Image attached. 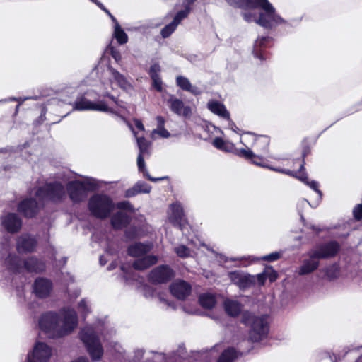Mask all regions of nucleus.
<instances>
[{
	"mask_svg": "<svg viewBox=\"0 0 362 362\" xmlns=\"http://www.w3.org/2000/svg\"><path fill=\"white\" fill-rule=\"evenodd\" d=\"M176 84L183 90L189 92L194 95L201 94L200 89L198 87L192 85L189 80L185 76H177L176 78Z\"/></svg>",
	"mask_w": 362,
	"mask_h": 362,
	"instance_id": "obj_31",
	"label": "nucleus"
},
{
	"mask_svg": "<svg viewBox=\"0 0 362 362\" xmlns=\"http://www.w3.org/2000/svg\"><path fill=\"white\" fill-rule=\"evenodd\" d=\"M125 235L127 238L132 240L136 238V230L135 228H132L125 231Z\"/></svg>",
	"mask_w": 362,
	"mask_h": 362,
	"instance_id": "obj_52",
	"label": "nucleus"
},
{
	"mask_svg": "<svg viewBox=\"0 0 362 362\" xmlns=\"http://www.w3.org/2000/svg\"><path fill=\"white\" fill-rule=\"evenodd\" d=\"M177 255L181 258H186L191 256V250L184 245H180L174 249Z\"/></svg>",
	"mask_w": 362,
	"mask_h": 362,
	"instance_id": "obj_42",
	"label": "nucleus"
},
{
	"mask_svg": "<svg viewBox=\"0 0 362 362\" xmlns=\"http://www.w3.org/2000/svg\"><path fill=\"white\" fill-rule=\"evenodd\" d=\"M354 216L356 220L362 219V204H358L353 211Z\"/></svg>",
	"mask_w": 362,
	"mask_h": 362,
	"instance_id": "obj_51",
	"label": "nucleus"
},
{
	"mask_svg": "<svg viewBox=\"0 0 362 362\" xmlns=\"http://www.w3.org/2000/svg\"><path fill=\"white\" fill-rule=\"evenodd\" d=\"M242 322L250 327V339L252 341H259L264 339L269 332V324L267 316H255L251 313H244Z\"/></svg>",
	"mask_w": 362,
	"mask_h": 362,
	"instance_id": "obj_5",
	"label": "nucleus"
},
{
	"mask_svg": "<svg viewBox=\"0 0 362 362\" xmlns=\"http://www.w3.org/2000/svg\"><path fill=\"white\" fill-rule=\"evenodd\" d=\"M82 85L83 84L81 83L78 86L80 89V93L73 104L74 110L79 111L94 110L103 112H109L119 116L124 119V117L120 115L119 110L104 100H98L97 102L90 100L87 96L93 98L94 97L92 95L95 93L96 90H86L83 91Z\"/></svg>",
	"mask_w": 362,
	"mask_h": 362,
	"instance_id": "obj_3",
	"label": "nucleus"
},
{
	"mask_svg": "<svg viewBox=\"0 0 362 362\" xmlns=\"http://www.w3.org/2000/svg\"><path fill=\"white\" fill-rule=\"evenodd\" d=\"M213 145L218 149L226 151L231 152L237 148H235L234 145L231 143L224 141L220 137H216L213 140Z\"/></svg>",
	"mask_w": 362,
	"mask_h": 362,
	"instance_id": "obj_37",
	"label": "nucleus"
},
{
	"mask_svg": "<svg viewBox=\"0 0 362 362\" xmlns=\"http://www.w3.org/2000/svg\"><path fill=\"white\" fill-rule=\"evenodd\" d=\"M153 354V362H161L164 359V355L161 353H152Z\"/></svg>",
	"mask_w": 362,
	"mask_h": 362,
	"instance_id": "obj_55",
	"label": "nucleus"
},
{
	"mask_svg": "<svg viewBox=\"0 0 362 362\" xmlns=\"http://www.w3.org/2000/svg\"><path fill=\"white\" fill-rule=\"evenodd\" d=\"M52 355V349L44 342H37L31 353L28 354L27 362H47Z\"/></svg>",
	"mask_w": 362,
	"mask_h": 362,
	"instance_id": "obj_14",
	"label": "nucleus"
},
{
	"mask_svg": "<svg viewBox=\"0 0 362 362\" xmlns=\"http://www.w3.org/2000/svg\"><path fill=\"white\" fill-rule=\"evenodd\" d=\"M190 11V6H187L184 10L177 12L174 17L173 21L169 24L166 25L161 30L160 33L162 37L164 38L169 37L175 30L176 28L181 23V21L187 17Z\"/></svg>",
	"mask_w": 362,
	"mask_h": 362,
	"instance_id": "obj_20",
	"label": "nucleus"
},
{
	"mask_svg": "<svg viewBox=\"0 0 362 362\" xmlns=\"http://www.w3.org/2000/svg\"><path fill=\"white\" fill-rule=\"evenodd\" d=\"M168 105L174 113L188 117L191 114V109L188 106H185L182 100L175 98L174 95H170L167 100Z\"/></svg>",
	"mask_w": 362,
	"mask_h": 362,
	"instance_id": "obj_23",
	"label": "nucleus"
},
{
	"mask_svg": "<svg viewBox=\"0 0 362 362\" xmlns=\"http://www.w3.org/2000/svg\"><path fill=\"white\" fill-rule=\"evenodd\" d=\"M134 122L137 129H139L141 131H144V126L141 120L135 119L134 120Z\"/></svg>",
	"mask_w": 362,
	"mask_h": 362,
	"instance_id": "obj_59",
	"label": "nucleus"
},
{
	"mask_svg": "<svg viewBox=\"0 0 362 362\" xmlns=\"http://www.w3.org/2000/svg\"><path fill=\"white\" fill-rule=\"evenodd\" d=\"M144 351L143 349H136L134 351L135 361H139L144 356Z\"/></svg>",
	"mask_w": 362,
	"mask_h": 362,
	"instance_id": "obj_56",
	"label": "nucleus"
},
{
	"mask_svg": "<svg viewBox=\"0 0 362 362\" xmlns=\"http://www.w3.org/2000/svg\"><path fill=\"white\" fill-rule=\"evenodd\" d=\"M173 276V270L167 265H161L151 272L149 280L155 284H163L170 281Z\"/></svg>",
	"mask_w": 362,
	"mask_h": 362,
	"instance_id": "obj_19",
	"label": "nucleus"
},
{
	"mask_svg": "<svg viewBox=\"0 0 362 362\" xmlns=\"http://www.w3.org/2000/svg\"><path fill=\"white\" fill-rule=\"evenodd\" d=\"M304 169L305 168H304V164L303 163L301 164V165L300 167V170L298 172H293V171H291L290 170H286V169H281V168H273V167L270 168V170H274V171H276V172H279V173H284V174H286V175H291V176H293V177H295L298 178V180H300V181L304 182L306 185H308L310 189H312L313 190L316 192L317 194V199L313 204H310L306 199H303V200H301L299 202V204H300L302 206H304L305 204H309L310 206L315 208L317 206H318L319 203L320 202V201L322 199V193L318 189L319 184H318L317 182H316L315 180H312V181H309L308 180V176H307L306 173H305L303 172Z\"/></svg>",
	"mask_w": 362,
	"mask_h": 362,
	"instance_id": "obj_9",
	"label": "nucleus"
},
{
	"mask_svg": "<svg viewBox=\"0 0 362 362\" xmlns=\"http://www.w3.org/2000/svg\"><path fill=\"white\" fill-rule=\"evenodd\" d=\"M106 74L108 76L109 81L102 82L103 88H100L98 90L100 95L103 97H107L111 99L112 103H114L116 106L115 108L118 110V108H124L122 103L119 101L115 96L110 94V89L112 90L114 88L112 86V81H115L117 86L122 89L126 91H129L133 88L131 82L123 74H120L117 70L111 66L107 68Z\"/></svg>",
	"mask_w": 362,
	"mask_h": 362,
	"instance_id": "obj_4",
	"label": "nucleus"
},
{
	"mask_svg": "<svg viewBox=\"0 0 362 362\" xmlns=\"http://www.w3.org/2000/svg\"><path fill=\"white\" fill-rule=\"evenodd\" d=\"M340 245L335 240L322 243L311 250L313 257L320 259H329L337 255L340 250Z\"/></svg>",
	"mask_w": 362,
	"mask_h": 362,
	"instance_id": "obj_13",
	"label": "nucleus"
},
{
	"mask_svg": "<svg viewBox=\"0 0 362 362\" xmlns=\"http://www.w3.org/2000/svg\"><path fill=\"white\" fill-rule=\"evenodd\" d=\"M158 257L155 255H144L136 259L133 263V267L136 270H144L149 267L156 264Z\"/></svg>",
	"mask_w": 362,
	"mask_h": 362,
	"instance_id": "obj_29",
	"label": "nucleus"
},
{
	"mask_svg": "<svg viewBox=\"0 0 362 362\" xmlns=\"http://www.w3.org/2000/svg\"><path fill=\"white\" fill-rule=\"evenodd\" d=\"M1 226L8 233H16L22 227V220L15 213H7L1 217Z\"/></svg>",
	"mask_w": 362,
	"mask_h": 362,
	"instance_id": "obj_16",
	"label": "nucleus"
},
{
	"mask_svg": "<svg viewBox=\"0 0 362 362\" xmlns=\"http://www.w3.org/2000/svg\"><path fill=\"white\" fill-rule=\"evenodd\" d=\"M139 187V185H134L132 188L126 190L125 192V197H132L136 196L138 194H140L137 188Z\"/></svg>",
	"mask_w": 362,
	"mask_h": 362,
	"instance_id": "obj_50",
	"label": "nucleus"
},
{
	"mask_svg": "<svg viewBox=\"0 0 362 362\" xmlns=\"http://www.w3.org/2000/svg\"><path fill=\"white\" fill-rule=\"evenodd\" d=\"M160 71V67L158 64L155 63L152 64L150 67L149 74L151 77L158 76H159V72Z\"/></svg>",
	"mask_w": 362,
	"mask_h": 362,
	"instance_id": "obj_49",
	"label": "nucleus"
},
{
	"mask_svg": "<svg viewBox=\"0 0 362 362\" xmlns=\"http://www.w3.org/2000/svg\"><path fill=\"white\" fill-rule=\"evenodd\" d=\"M168 219L175 226H179L181 230L185 227V218L183 208L178 202L173 203L170 206Z\"/></svg>",
	"mask_w": 362,
	"mask_h": 362,
	"instance_id": "obj_17",
	"label": "nucleus"
},
{
	"mask_svg": "<svg viewBox=\"0 0 362 362\" xmlns=\"http://www.w3.org/2000/svg\"><path fill=\"white\" fill-rule=\"evenodd\" d=\"M238 357V352L234 348L224 350L217 362H233Z\"/></svg>",
	"mask_w": 362,
	"mask_h": 362,
	"instance_id": "obj_38",
	"label": "nucleus"
},
{
	"mask_svg": "<svg viewBox=\"0 0 362 362\" xmlns=\"http://www.w3.org/2000/svg\"><path fill=\"white\" fill-rule=\"evenodd\" d=\"M229 279L241 290L255 286V277L240 270L230 272L228 274Z\"/></svg>",
	"mask_w": 362,
	"mask_h": 362,
	"instance_id": "obj_15",
	"label": "nucleus"
},
{
	"mask_svg": "<svg viewBox=\"0 0 362 362\" xmlns=\"http://www.w3.org/2000/svg\"><path fill=\"white\" fill-rule=\"evenodd\" d=\"M271 40L269 37H259L255 42L253 54L254 56L260 60L264 59L263 54L260 49Z\"/></svg>",
	"mask_w": 362,
	"mask_h": 362,
	"instance_id": "obj_36",
	"label": "nucleus"
},
{
	"mask_svg": "<svg viewBox=\"0 0 362 362\" xmlns=\"http://www.w3.org/2000/svg\"><path fill=\"white\" fill-rule=\"evenodd\" d=\"M71 362H89V361H88V358L81 356V357L77 358L75 360L71 361Z\"/></svg>",
	"mask_w": 362,
	"mask_h": 362,
	"instance_id": "obj_62",
	"label": "nucleus"
},
{
	"mask_svg": "<svg viewBox=\"0 0 362 362\" xmlns=\"http://www.w3.org/2000/svg\"><path fill=\"white\" fill-rule=\"evenodd\" d=\"M135 185H139V187L137 188V189L139 190V192L140 193L148 194L151 190V187L148 184H147L144 182H142V181L137 182L135 184Z\"/></svg>",
	"mask_w": 362,
	"mask_h": 362,
	"instance_id": "obj_45",
	"label": "nucleus"
},
{
	"mask_svg": "<svg viewBox=\"0 0 362 362\" xmlns=\"http://www.w3.org/2000/svg\"><path fill=\"white\" fill-rule=\"evenodd\" d=\"M117 207L119 209H126L130 211H132L134 210L132 205L128 201L118 202L117 204Z\"/></svg>",
	"mask_w": 362,
	"mask_h": 362,
	"instance_id": "obj_48",
	"label": "nucleus"
},
{
	"mask_svg": "<svg viewBox=\"0 0 362 362\" xmlns=\"http://www.w3.org/2000/svg\"><path fill=\"white\" fill-rule=\"evenodd\" d=\"M200 305L206 309L212 308L216 303V296L209 293L200 295L199 298Z\"/></svg>",
	"mask_w": 362,
	"mask_h": 362,
	"instance_id": "obj_35",
	"label": "nucleus"
},
{
	"mask_svg": "<svg viewBox=\"0 0 362 362\" xmlns=\"http://www.w3.org/2000/svg\"><path fill=\"white\" fill-rule=\"evenodd\" d=\"M97 332L93 326H86L79 333L80 339L85 344L93 361H99L103 354V349Z\"/></svg>",
	"mask_w": 362,
	"mask_h": 362,
	"instance_id": "obj_6",
	"label": "nucleus"
},
{
	"mask_svg": "<svg viewBox=\"0 0 362 362\" xmlns=\"http://www.w3.org/2000/svg\"><path fill=\"white\" fill-rule=\"evenodd\" d=\"M35 238L28 234L22 235L17 240V250L19 252H31L36 247Z\"/></svg>",
	"mask_w": 362,
	"mask_h": 362,
	"instance_id": "obj_25",
	"label": "nucleus"
},
{
	"mask_svg": "<svg viewBox=\"0 0 362 362\" xmlns=\"http://www.w3.org/2000/svg\"><path fill=\"white\" fill-rule=\"evenodd\" d=\"M5 264L10 270L14 272H20L23 264L24 268L30 272H41L45 269L44 262L33 257L22 262L16 255L11 254H8L5 259Z\"/></svg>",
	"mask_w": 362,
	"mask_h": 362,
	"instance_id": "obj_7",
	"label": "nucleus"
},
{
	"mask_svg": "<svg viewBox=\"0 0 362 362\" xmlns=\"http://www.w3.org/2000/svg\"><path fill=\"white\" fill-rule=\"evenodd\" d=\"M136 141L139 148V155L148 154L149 143L143 136L137 137Z\"/></svg>",
	"mask_w": 362,
	"mask_h": 362,
	"instance_id": "obj_41",
	"label": "nucleus"
},
{
	"mask_svg": "<svg viewBox=\"0 0 362 362\" xmlns=\"http://www.w3.org/2000/svg\"><path fill=\"white\" fill-rule=\"evenodd\" d=\"M95 186L92 181H71L66 185V190L70 199L78 203L83 201L87 197V192L93 190Z\"/></svg>",
	"mask_w": 362,
	"mask_h": 362,
	"instance_id": "obj_11",
	"label": "nucleus"
},
{
	"mask_svg": "<svg viewBox=\"0 0 362 362\" xmlns=\"http://www.w3.org/2000/svg\"><path fill=\"white\" fill-rule=\"evenodd\" d=\"M324 272L325 278L329 281H332L339 276V269L338 265L332 264L326 267Z\"/></svg>",
	"mask_w": 362,
	"mask_h": 362,
	"instance_id": "obj_40",
	"label": "nucleus"
},
{
	"mask_svg": "<svg viewBox=\"0 0 362 362\" xmlns=\"http://www.w3.org/2000/svg\"><path fill=\"white\" fill-rule=\"evenodd\" d=\"M3 251L7 252L8 251V245H1L0 247V255L2 253Z\"/></svg>",
	"mask_w": 362,
	"mask_h": 362,
	"instance_id": "obj_64",
	"label": "nucleus"
},
{
	"mask_svg": "<svg viewBox=\"0 0 362 362\" xmlns=\"http://www.w3.org/2000/svg\"><path fill=\"white\" fill-rule=\"evenodd\" d=\"M266 269L267 272V279H269L271 282L274 281L277 279L276 272L270 268Z\"/></svg>",
	"mask_w": 362,
	"mask_h": 362,
	"instance_id": "obj_53",
	"label": "nucleus"
},
{
	"mask_svg": "<svg viewBox=\"0 0 362 362\" xmlns=\"http://www.w3.org/2000/svg\"><path fill=\"white\" fill-rule=\"evenodd\" d=\"M228 121V127L233 130V132H238V131L239 130V129L237 127V126L235 125V124L230 120V119L229 118V119H227Z\"/></svg>",
	"mask_w": 362,
	"mask_h": 362,
	"instance_id": "obj_60",
	"label": "nucleus"
},
{
	"mask_svg": "<svg viewBox=\"0 0 362 362\" xmlns=\"http://www.w3.org/2000/svg\"><path fill=\"white\" fill-rule=\"evenodd\" d=\"M173 296L179 300L185 299L191 293V286L183 280H177L170 286Z\"/></svg>",
	"mask_w": 362,
	"mask_h": 362,
	"instance_id": "obj_21",
	"label": "nucleus"
},
{
	"mask_svg": "<svg viewBox=\"0 0 362 362\" xmlns=\"http://www.w3.org/2000/svg\"><path fill=\"white\" fill-rule=\"evenodd\" d=\"M52 289V282L44 278L37 279L33 285V291L35 295L41 298L47 297Z\"/></svg>",
	"mask_w": 362,
	"mask_h": 362,
	"instance_id": "obj_24",
	"label": "nucleus"
},
{
	"mask_svg": "<svg viewBox=\"0 0 362 362\" xmlns=\"http://www.w3.org/2000/svg\"><path fill=\"white\" fill-rule=\"evenodd\" d=\"M18 209L21 213H23L25 216L33 217L37 212L38 205L35 199H25L18 204Z\"/></svg>",
	"mask_w": 362,
	"mask_h": 362,
	"instance_id": "obj_26",
	"label": "nucleus"
},
{
	"mask_svg": "<svg viewBox=\"0 0 362 362\" xmlns=\"http://www.w3.org/2000/svg\"><path fill=\"white\" fill-rule=\"evenodd\" d=\"M130 217L126 213L119 211L113 215L111 218V223L113 228L120 229L127 226L130 222Z\"/></svg>",
	"mask_w": 362,
	"mask_h": 362,
	"instance_id": "obj_32",
	"label": "nucleus"
},
{
	"mask_svg": "<svg viewBox=\"0 0 362 362\" xmlns=\"http://www.w3.org/2000/svg\"><path fill=\"white\" fill-rule=\"evenodd\" d=\"M36 196L39 199H47L58 202L66 197V190L62 183L54 182L40 187L36 192Z\"/></svg>",
	"mask_w": 362,
	"mask_h": 362,
	"instance_id": "obj_12",
	"label": "nucleus"
},
{
	"mask_svg": "<svg viewBox=\"0 0 362 362\" xmlns=\"http://www.w3.org/2000/svg\"><path fill=\"white\" fill-rule=\"evenodd\" d=\"M253 276L255 277V285L257 283L259 286H263L267 279V269L260 274Z\"/></svg>",
	"mask_w": 362,
	"mask_h": 362,
	"instance_id": "obj_44",
	"label": "nucleus"
},
{
	"mask_svg": "<svg viewBox=\"0 0 362 362\" xmlns=\"http://www.w3.org/2000/svg\"><path fill=\"white\" fill-rule=\"evenodd\" d=\"M30 98H23L22 99L21 98H10L8 100H0V102H6V101H18V102H21V103H22L23 101H25V100L27 99H29Z\"/></svg>",
	"mask_w": 362,
	"mask_h": 362,
	"instance_id": "obj_61",
	"label": "nucleus"
},
{
	"mask_svg": "<svg viewBox=\"0 0 362 362\" xmlns=\"http://www.w3.org/2000/svg\"><path fill=\"white\" fill-rule=\"evenodd\" d=\"M304 169L305 168H304V164L303 163L301 164V165L300 167V170L298 172H293V171H291L290 170H286V169H281V168H273V167L270 168V170H274V171H276V172H279V173H284V174H286V175H291V176H293V177H295L298 178V180H300V181L304 182L306 185H308L310 189H312L313 190L316 192L317 194V199L313 204H310L306 199H303V200H301L299 202V204H300L302 206H304L305 204H309L310 206L315 208L317 206H318L319 203L320 202V201L322 199V193L318 189L319 184H318L317 182H316L315 180H312V181H309L308 180V176H307L306 173H305L303 172Z\"/></svg>",
	"mask_w": 362,
	"mask_h": 362,
	"instance_id": "obj_10",
	"label": "nucleus"
},
{
	"mask_svg": "<svg viewBox=\"0 0 362 362\" xmlns=\"http://www.w3.org/2000/svg\"><path fill=\"white\" fill-rule=\"evenodd\" d=\"M154 134H158L162 138H168L170 136L169 132L165 127H159L153 129L152 132V137Z\"/></svg>",
	"mask_w": 362,
	"mask_h": 362,
	"instance_id": "obj_46",
	"label": "nucleus"
},
{
	"mask_svg": "<svg viewBox=\"0 0 362 362\" xmlns=\"http://www.w3.org/2000/svg\"><path fill=\"white\" fill-rule=\"evenodd\" d=\"M111 55L117 62L120 61L122 59L120 52L114 48L111 49Z\"/></svg>",
	"mask_w": 362,
	"mask_h": 362,
	"instance_id": "obj_54",
	"label": "nucleus"
},
{
	"mask_svg": "<svg viewBox=\"0 0 362 362\" xmlns=\"http://www.w3.org/2000/svg\"><path fill=\"white\" fill-rule=\"evenodd\" d=\"M156 121H157V128L164 127L165 119L162 116H157Z\"/></svg>",
	"mask_w": 362,
	"mask_h": 362,
	"instance_id": "obj_57",
	"label": "nucleus"
},
{
	"mask_svg": "<svg viewBox=\"0 0 362 362\" xmlns=\"http://www.w3.org/2000/svg\"><path fill=\"white\" fill-rule=\"evenodd\" d=\"M111 20L114 23V37L117 42L124 45L128 41V36L124 30L121 28L117 19L114 16H111Z\"/></svg>",
	"mask_w": 362,
	"mask_h": 362,
	"instance_id": "obj_33",
	"label": "nucleus"
},
{
	"mask_svg": "<svg viewBox=\"0 0 362 362\" xmlns=\"http://www.w3.org/2000/svg\"><path fill=\"white\" fill-rule=\"evenodd\" d=\"M77 325V313L69 307L62 308L58 312H46L39 320L40 329L52 339L61 338L71 334Z\"/></svg>",
	"mask_w": 362,
	"mask_h": 362,
	"instance_id": "obj_1",
	"label": "nucleus"
},
{
	"mask_svg": "<svg viewBox=\"0 0 362 362\" xmlns=\"http://www.w3.org/2000/svg\"><path fill=\"white\" fill-rule=\"evenodd\" d=\"M308 258L304 259L302 264L298 267L297 273L300 276L309 274L315 271L320 264L319 259L317 257H313L311 250L308 252Z\"/></svg>",
	"mask_w": 362,
	"mask_h": 362,
	"instance_id": "obj_22",
	"label": "nucleus"
},
{
	"mask_svg": "<svg viewBox=\"0 0 362 362\" xmlns=\"http://www.w3.org/2000/svg\"><path fill=\"white\" fill-rule=\"evenodd\" d=\"M78 312L81 313L83 317L90 312L89 302L86 299H82L78 305Z\"/></svg>",
	"mask_w": 362,
	"mask_h": 362,
	"instance_id": "obj_43",
	"label": "nucleus"
},
{
	"mask_svg": "<svg viewBox=\"0 0 362 362\" xmlns=\"http://www.w3.org/2000/svg\"><path fill=\"white\" fill-rule=\"evenodd\" d=\"M280 257V253L279 252H272L268 255L263 256L260 258L253 257L252 256H243L238 257H224L223 261L225 262H239L240 264L238 266L240 267H247L250 265L252 262L257 260H265L268 262H274L277 260Z\"/></svg>",
	"mask_w": 362,
	"mask_h": 362,
	"instance_id": "obj_18",
	"label": "nucleus"
},
{
	"mask_svg": "<svg viewBox=\"0 0 362 362\" xmlns=\"http://www.w3.org/2000/svg\"><path fill=\"white\" fill-rule=\"evenodd\" d=\"M144 155H139V156L137 157V165H138L139 170L142 172L143 174H144V176L146 177V178H148L151 181L156 182L158 180H163V177L155 178V177H151L148 174V171L145 168V162H144Z\"/></svg>",
	"mask_w": 362,
	"mask_h": 362,
	"instance_id": "obj_39",
	"label": "nucleus"
},
{
	"mask_svg": "<svg viewBox=\"0 0 362 362\" xmlns=\"http://www.w3.org/2000/svg\"><path fill=\"white\" fill-rule=\"evenodd\" d=\"M113 208L112 201L105 194H94L88 202V209L90 213L99 218H105L109 216Z\"/></svg>",
	"mask_w": 362,
	"mask_h": 362,
	"instance_id": "obj_8",
	"label": "nucleus"
},
{
	"mask_svg": "<svg viewBox=\"0 0 362 362\" xmlns=\"http://www.w3.org/2000/svg\"><path fill=\"white\" fill-rule=\"evenodd\" d=\"M250 4L245 6V8H259L261 11L258 15L250 11H244L243 17L245 21H254L265 28H272L285 23V21L276 13L275 8L268 0H254L251 1Z\"/></svg>",
	"mask_w": 362,
	"mask_h": 362,
	"instance_id": "obj_2",
	"label": "nucleus"
},
{
	"mask_svg": "<svg viewBox=\"0 0 362 362\" xmlns=\"http://www.w3.org/2000/svg\"><path fill=\"white\" fill-rule=\"evenodd\" d=\"M224 308L229 315L235 317L240 313L241 305L237 300H226L224 302Z\"/></svg>",
	"mask_w": 362,
	"mask_h": 362,
	"instance_id": "obj_34",
	"label": "nucleus"
},
{
	"mask_svg": "<svg viewBox=\"0 0 362 362\" xmlns=\"http://www.w3.org/2000/svg\"><path fill=\"white\" fill-rule=\"evenodd\" d=\"M151 243H136L128 247V254L134 257L140 258L148 253L152 249Z\"/></svg>",
	"mask_w": 362,
	"mask_h": 362,
	"instance_id": "obj_28",
	"label": "nucleus"
},
{
	"mask_svg": "<svg viewBox=\"0 0 362 362\" xmlns=\"http://www.w3.org/2000/svg\"><path fill=\"white\" fill-rule=\"evenodd\" d=\"M153 81V86L158 91L161 92L163 90L162 81L159 76L151 77Z\"/></svg>",
	"mask_w": 362,
	"mask_h": 362,
	"instance_id": "obj_47",
	"label": "nucleus"
},
{
	"mask_svg": "<svg viewBox=\"0 0 362 362\" xmlns=\"http://www.w3.org/2000/svg\"><path fill=\"white\" fill-rule=\"evenodd\" d=\"M191 244L193 245L197 249H199L201 247H204L207 250H209V247L206 245H205L204 243H202L199 240V244H197L194 240H191Z\"/></svg>",
	"mask_w": 362,
	"mask_h": 362,
	"instance_id": "obj_58",
	"label": "nucleus"
},
{
	"mask_svg": "<svg viewBox=\"0 0 362 362\" xmlns=\"http://www.w3.org/2000/svg\"><path fill=\"white\" fill-rule=\"evenodd\" d=\"M235 154L239 157L251 160L252 163L257 166L270 169L271 166L267 165L263 158L256 156L250 148H240L235 150Z\"/></svg>",
	"mask_w": 362,
	"mask_h": 362,
	"instance_id": "obj_27",
	"label": "nucleus"
},
{
	"mask_svg": "<svg viewBox=\"0 0 362 362\" xmlns=\"http://www.w3.org/2000/svg\"><path fill=\"white\" fill-rule=\"evenodd\" d=\"M257 143H262L265 146V151H267L269 142L266 138H263L262 139L258 140Z\"/></svg>",
	"mask_w": 362,
	"mask_h": 362,
	"instance_id": "obj_63",
	"label": "nucleus"
},
{
	"mask_svg": "<svg viewBox=\"0 0 362 362\" xmlns=\"http://www.w3.org/2000/svg\"><path fill=\"white\" fill-rule=\"evenodd\" d=\"M207 107L211 112L218 115L223 119H229L230 113L226 110L225 105L221 102L216 100H210L207 104Z\"/></svg>",
	"mask_w": 362,
	"mask_h": 362,
	"instance_id": "obj_30",
	"label": "nucleus"
}]
</instances>
